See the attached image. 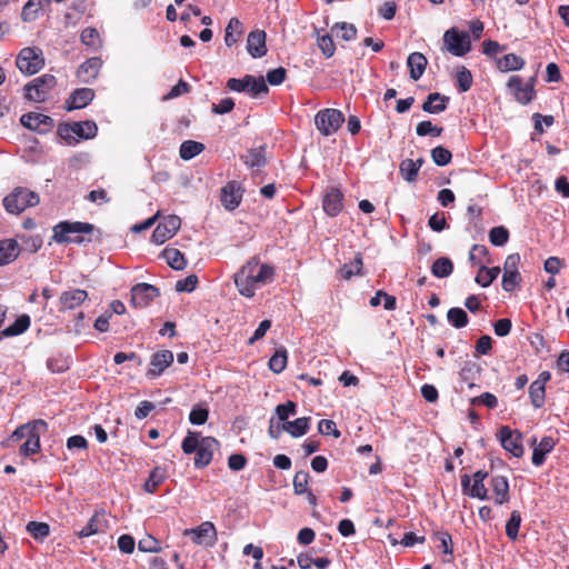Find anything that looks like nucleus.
<instances>
[{"label": "nucleus", "mask_w": 569, "mask_h": 569, "mask_svg": "<svg viewBox=\"0 0 569 569\" xmlns=\"http://www.w3.org/2000/svg\"><path fill=\"white\" fill-rule=\"evenodd\" d=\"M273 278L274 268L261 263L257 257H253L234 274V284L241 296L252 298L257 289L272 282Z\"/></svg>", "instance_id": "f257e3e1"}, {"label": "nucleus", "mask_w": 569, "mask_h": 569, "mask_svg": "<svg viewBox=\"0 0 569 569\" xmlns=\"http://www.w3.org/2000/svg\"><path fill=\"white\" fill-rule=\"evenodd\" d=\"M94 226L81 221H61L53 227L52 239L57 243H82L86 239L81 233H91Z\"/></svg>", "instance_id": "f03ea898"}, {"label": "nucleus", "mask_w": 569, "mask_h": 569, "mask_svg": "<svg viewBox=\"0 0 569 569\" xmlns=\"http://www.w3.org/2000/svg\"><path fill=\"white\" fill-rule=\"evenodd\" d=\"M39 202V194L24 187H16L2 200L6 211L11 214H20L27 208L36 207Z\"/></svg>", "instance_id": "7ed1b4c3"}, {"label": "nucleus", "mask_w": 569, "mask_h": 569, "mask_svg": "<svg viewBox=\"0 0 569 569\" xmlns=\"http://www.w3.org/2000/svg\"><path fill=\"white\" fill-rule=\"evenodd\" d=\"M227 88L236 92H248L252 98H257L269 92L264 78L261 76L254 77L252 74H246L241 79H228Z\"/></svg>", "instance_id": "20e7f679"}, {"label": "nucleus", "mask_w": 569, "mask_h": 569, "mask_svg": "<svg viewBox=\"0 0 569 569\" xmlns=\"http://www.w3.org/2000/svg\"><path fill=\"white\" fill-rule=\"evenodd\" d=\"M98 127L91 120L60 124L58 128L59 136L68 142H78L79 139H91L96 137Z\"/></svg>", "instance_id": "39448f33"}, {"label": "nucleus", "mask_w": 569, "mask_h": 569, "mask_svg": "<svg viewBox=\"0 0 569 569\" xmlns=\"http://www.w3.org/2000/svg\"><path fill=\"white\" fill-rule=\"evenodd\" d=\"M57 79L52 74H42L26 84V98L34 102H43L56 87Z\"/></svg>", "instance_id": "423d86ee"}, {"label": "nucleus", "mask_w": 569, "mask_h": 569, "mask_svg": "<svg viewBox=\"0 0 569 569\" xmlns=\"http://www.w3.org/2000/svg\"><path fill=\"white\" fill-rule=\"evenodd\" d=\"M343 122L345 116L338 109H322L315 117L317 129L326 137L336 133Z\"/></svg>", "instance_id": "0eeeda50"}, {"label": "nucleus", "mask_w": 569, "mask_h": 569, "mask_svg": "<svg viewBox=\"0 0 569 569\" xmlns=\"http://www.w3.org/2000/svg\"><path fill=\"white\" fill-rule=\"evenodd\" d=\"M446 49L456 57H463L471 50V40L466 31L457 28L448 29L443 34Z\"/></svg>", "instance_id": "6e6552de"}, {"label": "nucleus", "mask_w": 569, "mask_h": 569, "mask_svg": "<svg viewBox=\"0 0 569 569\" xmlns=\"http://www.w3.org/2000/svg\"><path fill=\"white\" fill-rule=\"evenodd\" d=\"M18 69L26 74L37 73L44 64L42 51L37 48H23L16 60Z\"/></svg>", "instance_id": "1a4fd4ad"}, {"label": "nucleus", "mask_w": 569, "mask_h": 569, "mask_svg": "<svg viewBox=\"0 0 569 569\" xmlns=\"http://www.w3.org/2000/svg\"><path fill=\"white\" fill-rule=\"evenodd\" d=\"M497 437L502 448L510 452L513 457L523 456L525 449L522 445V435L518 430H512L509 426L500 427Z\"/></svg>", "instance_id": "9d476101"}, {"label": "nucleus", "mask_w": 569, "mask_h": 569, "mask_svg": "<svg viewBox=\"0 0 569 569\" xmlns=\"http://www.w3.org/2000/svg\"><path fill=\"white\" fill-rule=\"evenodd\" d=\"M130 296L131 306L142 309L160 296V290L153 284L141 282L131 288Z\"/></svg>", "instance_id": "9b49d317"}, {"label": "nucleus", "mask_w": 569, "mask_h": 569, "mask_svg": "<svg viewBox=\"0 0 569 569\" xmlns=\"http://www.w3.org/2000/svg\"><path fill=\"white\" fill-rule=\"evenodd\" d=\"M488 477L487 471L478 470L473 473L472 480L473 483L470 486V477L468 475L461 476V486L463 492L472 498H478L480 500L489 499L488 489L485 487V479Z\"/></svg>", "instance_id": "f8f14e48"}, {"label": "nucleus", "mask_w": 569, "mask_h": 569, "mask_svg": "<svg viewBox=\"0 0 569 569\" xmlns=\"http://www.w3.org/2000/svg\"><path fill=\"white\" fill-rule=\"evenodd\" d=\"M182 535L191 537L192 541L199 546L212 547L217 541V530L210 521H204L196 528L184 529Z\"/></svg>", "instance_id": "ddd939ff"}, {"label": "nucleus", "mask_w": 569, "mask_h": 569, "mask_svg": "<svg viewBox=\"0 0 569 569\" xmlns=\"http://www.w3.org/2000/svg\"><path fill=\"white\" fill-rule=\"evenodd\" d=\"M535 78H531L529 82L523 83L519 76L510 77L507 86L513 94L515 99L521 104L530 103L535 97L536 91L533 88Z\"/></svg>", "instance_id": "4468645a"}, {"label": "nucleus", "mask_w": 569, "mask_h": 569, "mask_svg": "<svg viewBox=\"0 0 569 569\" xmlns=\"http://www.w3.org/2000/svg\"><path fill=\"white\" fill-rule=\"evenodd\" d=\"M181 220L176 214L167 216L153 230L152 241L157 244H162L171 239L180 229Z\"/></svg>", "instance_id": "2eb2a0df"}, {"label": "nucleus", "mask_w": 569, "mask_h": 569, "mask_svg": "<svg viewBox=\"0 0 569 569\" xmlns=\"http://www.w3.org/2000/svg\"><path fill=\"white\" fill-rule=\"evenodd\" d=\"M110 528L108 515L104 509H98L89 519L87 525L77 533L80 538H88L93 535L106 533Z\"/></svg>", "instance_id": "dca6fc26"}, {"label": "nucleus", "mask_w": 569, "mask_h": 569, "mask_svg": "<svg viewBox=\"0 0 569 569\" xmlns=\"http://www.w3.org/2000/svg\"><path fill=\"white\" fill-rule=\"evenodd\" d=\"M242 196L243 189L241 184L238 181L232 180L222 187L220 201L227 210L232 211L240 206Z\"/></svg>", "instance_id": "f3484780"}, {"label": "nucleus", "mask_w": 569, "mask_h": 569, "mask_svg": "<svg viewBox=\"0 0 569 569\" xmlns=\"http://www.w3.org/2000/svg\"><path fill=\"white\" fill-rule=\"evenodd\" d=\"M219 448V441L213 437H202L201 445L196 450L194 466L204 468L212 461L213 452Z\"/></svg>", "instance_id": "a211bd4d"}, {"label": "nucleus", "mask_w": 569, "mask_h": 569, "mask_svg": "<svg viewBox=\"0 0 569 569\" xmlns=\"http://www.w3.org/2000/svg\"><path fill=\"white\" fill-rule=\"evenodd\" d=\"M20 122L23 127L39 133H47L53 127V119L51 117L37 112L22 114Z\"/></svg>", "instance_id": "6ab92c4d"}, {"label": "nucleus", "mask_w": 569, "mask_h": 569, "mask_svg": "<svg viewBox=\"0 0 569 569\" xmlns=\"http://www.w3.org/2000/svg\"><path fill=\"white\" fill-rule=\"evenodd\" d=\"M102 63L99 57L87 59L77 69V79L82 83H92L98 78Z\"/></svg>", "instance_id": "aec40b11"}, {"label": "nucleus", "mask_w": 569, "mask_h": 569, "mask_svg": "<svg viewBox=\"0 0 569 569\" xmlns=\"http://www.w3.org/2000/svg\"><path fill=\"white\" fill-rule=\"evenodd\" d=\"M173 353L170 350L154 352L150 360V368L147 371L149 378H157L173 362Z\"/></svg>", "instance_id": "412c9836"}, {"label": "nucleus", "mask_w": 569, "mask_h": 569, "mask_svg": "<svg viewBox=\"0 0 569 569\" xmlns=\"http://www.w3.org/2000/svg\"><path fill=\"white\" fill-rule=\"evenodd\" d=\"M322 208L330 217L338 216L343 209V193L336 187L329 188L322 200Z\"/></svg>", "instance_id": "4be33fe9"}, {"label": "nucleus", "mask_w": 569, "mask_h": 569, "mask_svg": "<svg viewBox=\"0 0 569 569\" xmlns=\"http://www.w3.org/2000/svg\"><path fill=\"white\" fill-rule=\"evenodd\" d=\"M88 299V292L83 289H72L61 292L59 297V311L64 312L81 306Z\"/></svg>", "instance_id": "5701e85b"}, {"label": "nucleus", "mask_w": 569, "mask_h": 569, "mask_svg": "<svg viewBox=\"0 0 569 569\" xmlns=\"http://www.w3.org/2000/svg\"><path fill=\"white\" fill-rule=\"evenodd\" d=\"M96 93L90 88H79L71 92L66 101L67 110H76L87 107L94 98Z\"/></svg>", "instance_id": "b1692460"}, {"label": "nucleus", "mask_w": 569, "mask_h": 569, "mask_svg": "<svg viewBox=\"0 0 569 569\" xmlns=\"http://www.w3.org/2000/svg\"><path fill=\"white\" fill-rule=\"evenodd\" d=\"M266 32L263 30L251 31L247 39V49L252 58H261L267 53Z\"/></svg>", "instance_id": "393cba45"}, {"label": "nucleus", "mask_w": 569, "mask_h": 569, "mask_svg": "<svg viewBox=\"0 0 569 569\" xmlns=\"http://www.w3.org/2000/svg\"><path fill=\"white\" fill-rule=\"evenodd\" d=\"M241 160L243 163L250 169H261L267 162V147L259 146L257 148H251L247 151L246 154L241 156Z\"/></svg>", "instance_id": "a878e982"}, {"label": "nucleus", "mask_w": 569, "mask_h": 569, "mask_svg": "<svg viewBox=\"0 0 569 569\" xmlns=\"http://www.w3.org/2000/svg\"><path fill=\"white\" fill-rule=\"evenodd\" d=\"M490 488L493 493V500L497 505H503L509 501V482L503 476H495L490 479Z\"/></svg>", "instance_id": "bb28decb"}, {"label": "nucleus", "mask_w": 569, "mask_h": 569, "mask_svg": "<svg viewBox=\"0 0 569 569\" xmlns=\"http://www.w3.org/2000/svg\"><path fill=\"white\" fill-rule=\"evenodd\" d=\"M557 441L550 437H543L540 442L533 448L531 461L535 466L543 465L546 456L553 450Z\"/></svg>", "instance_id": "cd10ccee"}, {"label": "nucleus", "mask_w": 569, "mask_h": 569, "mask_svg": "<svg viewBox=\"0 0 569 569\" xmlns=\"http://www.w3.org/2000/svg\"><path fill=\"white\" fill-rule=\"evenodd\" d=\"M449 97L443 96L439 92H432L427 96V99L422 103L421 108L428 113H440L447 109Z\"/></svg>", "instance_id": "c85d7f7f"}, {"label": "nucleus", "mask_w": 569, "mask_h": 569, "mask_svg": "<svg viewBox=\"0 0 569 569\" xmlns=\"http://www.w3.org/2000/svg\"><path fill=\"white\" fill-rule=\"evenodd\" d=\"M52 0H28L21 11V19L24 22L36 21L44 7H48Z\"/></svg>", "instance_id": "c756f323"}, {"label": "nucleus", "mask_w": 569, "mask_h": 569, "mask_svg": "<svg viewBox=\"0 0 569 569\" xmlns=\"http://www.w3.org/2000/svg\"><path fill=\"white\" fill-rule=\"evenodd\" d=\"M427 64L428 60L422 53H410L407 59V66L410 70V78L415 81L419 80L426 70Z\"/></svg>", "instance_id": "7c9ffc66"}, {"label": "nucleus", "mask_w": 569, "mask_h": 569, "mask_svg": "<svg viewBox=\"0 0 569 569\" xmlns=\"http://www.w3.org/2000/svg\"><path fill=\"white\" fill-rule=\"evenodd\" d=\"M48 429H34L27 437L26 441L20 446L19 453L23 457H30L40 451V435Z\"/></svg>", "instance_id": "2f4dec72"}, {"label": "nucleus", "mask_w": 569, "mask_h": 569, "mask_svg": "<svg viewBox=\"0 0 569 569\" xmlns=\"http://www.w3.org/2000/svg\"><path fill=\"white\" fill-rule=\"evenodd\" d=\"M423 164V159L419 158L417 160L405 159L400 162L399 170L402 178L408 182H413L417 180L419 170Z\"/></svg>", "instance_id": "473e14b6"}, {"label": "nucleus", "mask_w": 569, "mask_h": 569, "mask_svg": "<svg viewBox=\"0 0 569 569\" xmlns=\"http://www.w3.org/2000/svg\"><path fill=\"white\" fill-rule=\"evenodd\" d=\"M310 421V417L297 418L293 421H287L282 423V429H284V431L288 432L291 437L299 438L308 432Z\"/></svg>", "instance_id": "72a5a7b5"}, {"label": "nucleus", "mask_w": 569, "mask_h": 569, "mask_svg": "<svg viewBox=\"0 0 569 569\" xmlns=\"http://www.w3.org/2000/svg\"><path fill=\"white\" fill-rule=\"evenodd\" d=\"M496 66L501 72L516 71L523 68L525 60L516 53H507L496 59Z\"/></svg>", "instance_id": "f704fd0d"}, {"label": "nucleus", "mask_w": 569, "mask_h": 569, "mask_svg": "<svg viewBox=\"0 0 569 569\" xmlns=\"http://www.w3.org/2000/svg\"><path fill=\"white\" fill-rule=\"evenodd\" d=\"M19 256L18 242L13 239L0 241V266L8 264Z\"/></svg>", "instance_id": "c9c22d12"}, {"label": "nucleus", "mask_w": 569, "mask_h": 569, "mask_svg": "<svg viewBox=\"0 0 569 569\" xmlns=\"http://www.w3.org/2000/svg\"><path fill=\"white\" fill-rule=\"evenodd\" d=\"M362 254L358 252L352 261L345 263L339 268L338 274L343 280H350L353 276H360L362 272Z\"/></svg>", "instance_id": "e433bc0d"}, {"label": "nucleus", "mask_w": 569, "mask_h": 569, "mask_svg": "<svg viewBox=\"0 0 569 569\" xmlns=\"http://www.w3.org/2000/svg\"><path fill=\"white\" fill-rule=\"evenodd\" d=\"M167 470L162 467H154L150 473L148 479L143 485V490L148 493H154L159 486L166 480Z\"/></svg>", "instance_id": "4c0bfd02"}, {"label": "nucleus", "mask_w": 569, "mask_h": 569, "mask_svg": "<svg viewBox=\"0 0 569 569\" xmlns=\"http://www.w3.org/2000/svg\"><path fill=\"white\" fill-rule=\"evenodd\" d=\"M34 429H48V423L42 419H38L32 422L22 425L12 432L10 440L19 441L21 439H27L30 432H32Z\"/></svg>", "instance_id": "58836bf2"}, {"label": "nucleus", "mask_w": 569, "mask_h": 569, "mask_svg": "<svg viewBox=\"0 0 569 569\" xmlns=\"http://www.w3.org/2000/svg\"><path fill=\"white\" fill-rule=\"evenodd\" d=\"M161 256L166 259L167 263L174 270H182L187 266V260L183 253L177 248H166Z\"/></svg>", "instance_id": "ea45409f"}, {"label": "nucleus", "mask_w": 569, "mask_h": 569, "mask_svg": "<svg viewBox=\"0 0 569 569\" xmlns=\"http://www.w3.org/2000/svg\"><path fill=\"white\" fill-rule=\"evenodd\" d=\"M204 150V144L194 140H186L181 143L179 154L182 160H191Z\"/></svg>", "instance_id": "a19ab883"}, {"label": "nucleus", "mask_w": 569, "mask_h": 569, "mask_svg": "<svg viewBox=\"0 0 569 569\" xmlns=\"http://www.w3.org/2000/svg\"><path fill=\"white\" fill-rule=\"evenodd\" d=\"M242 34V23L238 18H231L226 28L224 42L228 47H232Z\"/></svg>", "instance_id": "79ce46f5"}, {"label": "nucleus", "mask_w": 569, "mask_h": 569, "mask_svg": "<svg viewBox=\"0 0 569 569\" xmlns=\"http://www.w3.org/2000/svg\"><path fill=\"white\" fill-rule=\"evenodd\" d=\"M500 271L499 267L487 268L481 264L475 280L483 288L489 287L497 279Z\"/></svg>", "instance_id": "37998d69"}, {"label": "nucleus", "mask_w": 569, "mask_h": 569, "mask_svg": "<svg viewBox=\"0 0 569 569\" xmlns=\"http://www.w3.org/2000/svg\"><path fill=\"white\" fill-rule=\"evenodd\" d=\"M431 273L437 278L449 277L453 271V263L447 257L438 258L431 264Z\"/></svg>", "instance_id": "c03bdc74"}, {"label": "nucleus", "mask_w": 569, "mask_h": 569, "mask_svg": "<svg viewBox=\"0 0 569 569\" xmlns=\"http://www.w3.org/2000/svg\"><path fill=\"white\" fill-rule=\"evenodd\" d=\"M447 320L452 327L460 329L468 325L469 318L463 309L453 307L448 310Z\"/></svg>", "instance_id": "a18cd8bd"}, {"label": "nucleus", "mask_w": 569, "mask_h": 569, "mask_svg": "<svg viewBox=\"0 0 569 569\" xmlns=\"http://www.w3.org/2000/svg\"><path fill=\"white\" fill-rule=\"evenodd\" d=\"M30 327V318L27 315L18 317L12 325L7 327L2 333L6 337H12L23 333Z\"/></svg>", "instance_id": "49530a36"}, {"label": "nucleus", "mask_w": 569, "mask_h": 569, "mask_svg": "<svg viewBox=\"0 0 569 569\" xmlns=\"http://www.w3.org/2000/svg\"><path fill=\"white\" fill-rule=\"evenodd\" d=\"M529 397L535 408H541L546 400V387L541 386L540 382H532L529 387Z\"/></svg>", "instance_id": "de8ad7c7"}, {"label": "nucleus", "mask_w": 569, "mask_h": 569, "mask_svg": "<svg viewBox=\"0 0 569 569\" xmlns=\"http://www.w3.org/2000/svg\"><path fill=\"white\" fill-rule=\"evenodd\" d=\"M80 40L84 46L93 50H97L101 46L100 36L96 28L88 27L83 29L80 34Z\"/></svg>", "instance_id": "09e8293b"}, {"label": "nucleus", "mask_w": 569, "mask_h": 569, "mask_svg": "<svg viewBox=\"0 0 569 569\" xmlns=\"http://www.w3.org/2000/svg\"><path fill=\"white\" fill-rule=\"evenodd\" d=\"M26 529L36 540H43L50 535V527L46 522L30 521Z\"/></svg>", "instance_id": "8fccbe9b"}, {"label": "nucleus", "mask_w": 569, "mask_h": 569, "mask_svg": "<svg viewBox=\"0 0 569 569\" xmlns=\"http://www.w3.org/2000/svg\"><path fill=\"white\" fill-rule=\"evenodd\" d=\"M288 361L287 350L281 348L277 350L269 360V368L274 373H280L284 370Z\"/></svg>", "instance_id": "3c124183"}, {"label": "nucleus", "mask_w": 569, "mask_h": 569, "mask_svg": "<svg viewBox=\"0 0 569 569\" xmlns=\"http://www.w3.org/2000/svg\"><path fill=\"white\" fill-rule=\"evenodd\" d=\"M331 30L337 37L346 41L352 40L357 36V28L352 23L337 22Z\"/></svg>", "instance_id": "603ef678"}, {"label": "nucleus", "mask_w": 569, "mask_h": 569, "mask_svg": "<svg viewBox=\"0 0 569 569\" xmlns=\"http://www.w3.org/2000/svg\"><path fill=\"white\" fill-rule=\"evenodd\" d=\"M521 520L522 519L520 512L518 510H513L510 515L509 520L506 523V535L512 541H515L518 538Z\"/></svg>", "instance_id": "864d4df0"}, {"label": "nucleus", "mask_w": 569, "mask_h": 569, "mask_svg": "<svg viewBox=\"0 0 569 569\" xmlns=\"http://www.w3.org/2000/svg\"><path fill=\"white\" fill-rule=\"evenodd\" d=\"M138 549L141 552L158 553L162 550L161 543L151 535H146L138 541Z\"/></svg>", "instance_id": "5fc2aeb1"}, {"label": "nucleus", "mask_w": 569, "mask_h": 569, "mask_svg": "<svg viewBox=\"0 0 569 569\" xmlns=\"http://www.w3.org/2000/svg\"><path fill=\"white\" fill-rule=\"evenodd\" d=\"M200 445V433L194 431H188L187 436L182 440L181 449L186 455H191L196 452Z\"/></svg>", "instance_id": "6e6d98bb"}, {"label": "nucleus", "mask_w": 569, "mask_h": 569, "mask_svg": "<svg viewBox=\"0 0 569 569\" xmlns=\"http://www.w3.org/2000/svg\"><path fill=\"white\" fill-rule=\"evenodd\" d=\"M309 478H310V475L308 471L299 470L296 472V475L293 477L292 485H293V491L297 496H302V495H305V492H307L309 490L308 489Z\"/></svg>", "instance_id": "4d7b16f0"}, {"label": "nucleus", "mask_w": 569, "mask_h": 569, "mask_svg": "<svg viewBox=\"0 0 569 569\" xmlns=\"http://www.w3.org/2000/svg\"><path fill=\"white\" fill-rule=\"evenodd\" d=\"M509 240V231L503 226L491 228L489 231V241L496 247L505 246Z\"/></svg>", "instance_id": "13d9d810"}, {"label": "nucleus", "mask_w": 569, "mask_h": 569, "mask_svg": "<svg viewBox=\"0 0 569 569\" xmlns=\"http://www.w3.org/2000/svg\"><path fill=\"white\" fill-rule=\"evenodd\" d=\"M457 89L467 92L472 86V74L466 67H460L456 74Z\"/></svg>", "instance_id": "bf43d9fd"}, {"label": "nucleus", "mask_w": 569, "mask_h": 569, "mask_svg": "<svg viewBox=\"0 0 569 569\" xmlns=\"http://www.w3.org/2000/svg\"><path fill=\"white\" fill-rule=\"evenodd\" d=\"M431 159L437 166L443 167L451 162L452 153L449 149L438 146L431 150Z\"/></svg>", "instance_id": "052dcab7"}, {"label": "nucleus", "mask_w": 569, "mask_h": 569, "mask_svg": "<svg viewBox=\"0 0 569 569\" xmlns=\"http://www.w3.org/2000/svg\"><path fill=\"white\" fill-rule=\"evenodd\" d=\"M443 131L442 127L432 124L430 120L420 121L416 127V132L419 137L432 136L439 137Z\"/></svg>", "instance_id": "680f3d73"}, {"label": "nucleus", "mask_w": 569, "mask_h": 569, "mask_svg": "<svg viewBox=\"0 0 569 569\" xmlns=\"http://www.w3.org/2000/svg\"><path fill=\"white\" fill-rule=\"evenodd\" d=\"M489 256V250L483 244H473L469 251V261L472 266H480L483 259Z\"/></svg>", "instance_id": "e2e57ef3"}, {"label": "nucleus", "mask_w": 569, "mask_h": 569, "mask_svg": "<svg viewBox=\"0 0 569 569\" xmlns=\"http://www.w3.org/2000/svg\"><path fill=\"white\" fill-rule=\"evenodd\" d=\"M274 411H276V415H277L278 419L284 423V422L289 421L288 418L291 415H296V412H297V405H296V402H293L291 400H288L284 403L278 405L276 407Z\"/></svg>", "instance_id": "0e129e2a"}, {"label": "nucleus", "mask_w": 569, "mask_h": 569, "mask_svg": "<svg viewBox=\"0 0 569 569\" xmlns=\"http://www.w3.org/2000/svg\"><path fill=\"white\" fill-rule=\"evenodd\" d=\"M209 411L206 407L201 405L194 406L189 413V421L192 425L201 426L204 425L208 420Z\"/></svg>", "instance_id": "69168bd1"}, {"label": "nucleus", "mask_w": 569, "mask_h": 569, "mask_svg": "<svg viewBox=\"0 0 569 569\" xmlns=\"http://www.w3.org/2000/svg\"><path fill=\"white\" fill-rule=\"evenodd\" d=\"M522 278L520 272H503L502 276V289L507 292H512L517 287H519Z\"/></svg>", "instance_id": "338daca9"}, {"label": "nucleus", "mask_w": 569, "mask_h": 569, "mask_svg": "<svg viewBox=\"0 0 569 569\" xmlns=\"http://www.w3.org/2000/svg\"><path fill=\"white\" fill-rule=\"evenodd\" d=\"M318 47L326 58H331L335 54L336 46L329 34H323L317 40Z\"/></svg>", "instance_id": "774afa93"}]
</instances>
